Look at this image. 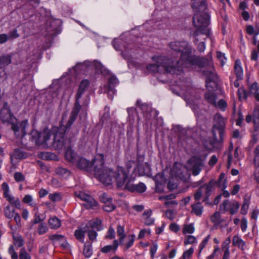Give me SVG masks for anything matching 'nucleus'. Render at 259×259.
Returning a JSON list of instances; mask_svg holds the SVG:
<instances>
[{
  "instance_id": "41",
  "label": "nucleus",
  "mask_w": 259,
  "mask_h": 259,
  "mask_svg": "<svg viewBox=\"0 0 259 259\" xmlns=\"http://www.w3.org/2000/svg\"><path fill=\"white\" fill-rule=\"evenodd\" d=\"M22 201L24 203L28 204L31 206L34 207L36 205V203L33 202L32 196L30 195H26L23 198Z\"/></svg>"
},
{
  "instance_id": "60",
  "label": "nucleus",
  "mask_w": 259,
  "mask_h": 259,
  "mask_svg": "<svg viewBox=\"0 0 259 259\" xmlns=\"http://www.w3.org/2000/svg\"><path fill=\"white\" fill-rule=\"evenodd\" d=\"M9 253L11 256L12 259H18V255L17 253L15 252L14 250V247L13 245H11L8 249Z\"/></svg>"
},
{
  "instance_id": "40",
  "label": "nucleus",
  "mask_w": 259,
  "mask_h": 259,
  "mask_svg": "<svg viewBox=\"0 0 259 259\" xmlns=\"http://www.w3.org/2000/svg\"><path fill=\"white\" fill-rule=\"evenodd\" d=\"M49 228L45 223H40L37 227V233L39 235H43L46 233Z\"/></svg>"
},
{
  "instance_id": "9",
  "label": "nucleus",
  "mask_w": 259,
  "mask_h": 259,
  "mask_svg": "<svg viewBox=\"0 0 259 259\" xmlns=\"http://www.w3.org/2000/svg\"><path fill=\"white\" fill-rule=\"evenodd\" d=\"M2 190L3 192L4 198L11 204L19 208L21 206V202L18 197H15L11 194L8 184L4 182L2 184Z\"/></svg>"
},
{
  "instance_id": "39",
  "label": "nucleus",
  "mask_w": 259,
  "mask_h": 259,
  "mask_svg": "<svg viewBox=\"0 0 259 259\" xmlns=\"http://www.w3.org/2000/svg\"><path fill=\"white\" fill-rule=\"evenodd\" d=\"M79 99L76 98L75 102L73 108L71 112V115L77 117L81 109V106L79 104Z\"/></svg>"
},
{
  "instance_id": "58",
  "label": "nucleus",
  "mask_w": 259,
  "mask_h": 259,
  "mask_svg": "<svg viewBox=\"0 0 259 259\" xmlns=\"http://www.w3.org/2000/svg\"><path fill=\"white\" fill-rule=\"evenodd\" d=\"M100 200L104 204L109 203L111 200V198L106 193H102L100 195Z\"/></svg>"
},
{
  "instance_id": "25",
  "label": "nucleus",
  "mask_w": 259,
  "mask_h": 259,
  "mask_svg": "<svg viewBox=\"0 0 259 259\" xmlns=\"http://www.w3.org/2000/svg\"><path fill=\"white\" fill-rule=\"evenodd\" d=\"M234 72L238 79L241 80L243 78V69L241 65V62L239 60H236L235 62Z\"/></svg>"
},
{
  "instance_id": "37",
  "label": "nucleus",
  "mask_w": 259,
  "mask_h": 259,
  "mask_svg": "<svg viewBox=\"0 0 259 259\" xmlns=\"http://www.w3.org/2000/svg\"><path fill=\"white\" fill-rule=\"evenodd\" d=\"M139 171L142 175H149L150 172L149 164L145 162L143 165H140L139 166Z\"/></svg>"
},
{
  "instance_id": "35",
  "label": "nucleus",
  "mask_w": 259,
  "mask_h": 259,
  "mask_svg": "<svg viewBox=\"0 0 259 259\" xmlns=\"http://www.w3.org/2000/svg\"><path fill=\"white\" fill-rule=\"evenodd\" d=\"M55 172L57 175L63 178H67L70 175V172L69 170L62 167L56 168Z\"/></svg>"
},
{
  "instance_id": "6",
  "label": "nucleus",
  "mask_w": 259,
  "mask_h": 259,
  "mask_svg": "<svg viewBox=\"0 0 259 259\" xmlns=\"http://www.w3.org/2000/svg\"><path fill=\"white\" fill-rule=\"evenodd\" d=\"M111 172L112 182L113 180L116 182L117 187H122L128 177L127 171L122 167H118L114 171L111 170Z\"/></svg>"
},
{
  "instance_id": "17",
  "label": "nucleus",
  "mask_w": 259,
  "mask_h": 259,
  "mask_svg": "<svg viewBox=\"0 0 259 259\" xmlns=\"http://www.w3.org/2000/svg\"><path fill=\"white\" fill-rule=\"evenodd\" d=\"M125 188L132 192H137L138 193H143L146 191V187L145 184L142 183H140L138 184H134L128 181L125 184Z\"/></svg>"
},
{
  "instance_id": "47",
  "label": "nucleus",
  "mask_w": 259,
  "mask_h": 259,
  "mask_svg": "<svg viewBox=\"0 0 259 259\" xmlns=\"http://www.w3.org/2000/svg\"><path fill=\"white\" fill-rule=\"evenodd\" d=\"M19 258L31 259V256L24 248H22L19 252Z\"/></svg>"
},
{
  "instance_id": "62",
  "label": "nucleus",
  "mask_w": 259,
  "mask_h": 259,
  "mask_svg": "<svg viewBox=\"0 0 259 259\" xmlns=\"http://www.w3.org/2000/svg\"><path fill=\"white\" fill-rule=\"evenodd\" d=\"M231 242V237L229 236L226 240L223 242L222 244V248L225 250H229V244Z\"/></svg>"
},
{
  "instance_id": "29",
  "label": "nucleus",
  "mask_w": 259,
  "mask_h": 259,
  "mask_svg": "<svg viewBox=\"0 0 259 259\" xmlns=\"http://www.w3.org/2000/svg\"><path fill=\"white\" fill-rule=\"evenodd\" d=\"M101 221L100 219H96L90 221L89 223V228L96 229V231H100L102 229L101 226Z\"/></svg>"
},
{
  "instance_id": "24",
  "label": "nucleus",
  "mask_w": 259,
  "mask_h": 259,
  "mask_svg": "<svg viewBox=\"0 0 259 259\" xmlns=\"http://www.w3.org/2000/svg\"><path fill=\"white\" fill-rule=\"evenodd\" d=\"M48 224L51 229L56 230L60 227L61 221L56 216H53L49 219Z\"/></svg>"
},
{
  "instance_id": "30",
  "label": "nucleus",
  "mask_w": 259,
  "mask_h": 259,
  "mask_svg": "<svg viewBox=\"0 0 259 259\" xmlns=\"http://www.w3.org/2000/svg\"><path fill=\"white\" fill-rule=\"evenodd\" d=\"M192 213L197 216H200L203 212V207L201 203L197 202L191 205Z\"/></svg>"
},
{
  "instance_id": "42",
  "label": "nucleus",
  "mask_w": 259,
  "mask_h": 259,
  "mask_svg": "<svg viewBox=\"0 0 259 259\" xmlns=\"http://www.w3.org/2000/svg\"><path fill=\"white\" fill-rule=\"evenodd\" d=\"M14 243L17 247H21L24 245V241L20 235L13 236Z\"/></svg>"
},
{
  "instance_id": "33",
  "label": "nucleus",
  "mask_w": 259,
  "mask_h": 259,
  "mask_svg": "<svg viewBox=\"0 0 259 259\" xmlns=\"http://www.w3.org/2000/svg\"><path fill=\"white\" fill-rule=\"evenodd\" d=\"M203 189L205 188V195L204 198L203 199V202H206L208 199L209 196L210 195L211 191L213 187L212 182L211 181L208 184H204L203 186Z\"/></svg>"
},
{
  "instance_id": "16",
  "label": "nucleus",
  "mask_w": 259,
  "mask_h": 259,
  "mask_svg": "<svg viewBox=\"0 0 259 259\" xmlns=\"http://www.w3.org/2000/svg\"><path fill=\"white\" fill-rule=\"evenodd\" d=\"M92 161L90 162L84 158L78 157L75 164H76L79 168L90 172L93 171V164H92Z\"/></svg>"
},
{
  "instance_id": "26",
  "label": "nucleus",
  "mask_w": 259,
  "mask_h": 259,
  "mask_svg": "<svg viewBox=\"0 0 259 259\" xmlns=\"http://www.w3.org/2000/svg\"><path fill=\"white\" fill-rule=\"evenodd\" d=\"M89 83V81L87 79L82 80L81 81L76 95V98H77L78 99H80L81 98L82 94L88 87Z\"/></svg>"
},
{
  "instance_id": "10",
  "label": "nucleus",
  "mask_w": 259,
  "mask_h": 259,
  "mask_svg": "<svg viewBox=\"0 0 259 259\" xmlns=\"http://www.w3.org/2000/svg\"><path fill=\"white\" fill-rule=\"evenodd\" d=\"M239 207V203L235 200H226L220 205L219 210L223 213L229 211L233 215L236 213Z\"/></svg>"
},
{
  "instance_id": "15",
  "label": "nucleus",
  "mask_w": 259,
  "mask_h": 259,
  "mask_svg": "<svg viewBox=\"0 0 259 259\" xmlns=\"http://www.w3.org/2000/svg\"><path fill=\"white\" fill-rule=\"evenodd\" d=\"M13 115L11 112L10 107L7 102H5L0 111V120L3 122H10L12 120Z\"/></svg>"
},
{
  "instance_id": "46",
  "label": "nucleus",
  "mask_w": 259,
  "mask_h": 259,
  "mask_svg": "<svg viewBox=\"0 0 259 259\" xmlns=\"http://www.w3.org/2000/svg\"><path fill=\"white\" fill-rule=\"evenodd\" d=\"M49 238L54 243L65 240L64 236L59 234L51 235L49 236Z\"/></svg>"
},
{
  "instance_id": "1",
  "label": "nucleus",
  "mask_w": 259,
  "mask_h": 259,
  "mask_svg": "<svg viewBox=\"0 0 259 259\" xmlns=\"http://www.w3.org/2000/svg\"><path fill=\"white\" fill-rule=\"evenodd\" d=\"M170 48L176 52H181V58L179 60H174V65L177 66V62L182 67L190 68L193 65L204 67L209 64L210 60L205 58H200L191 56V48L187 41H174L169 44Z\"/></svg>"
},
{
  "instance_id": "31",
  "label": "nucleus",
  "mask_w": 259,
  "mask_h": 259,
  "mask_svg": "<svg viewBox=\"0 0 259 259\" xmlns=\"http://www.w3.org/2000/svg\"><path fill=\"white\" fill-rule=\"evenodd\" d=\"M205 99L207 102L211 105L217 106V97L213 93L208 92L205 94Z\"/></svg>"
},
{
  "instance_id": "63",
  "label": "nucleus",
  "mask_w": 259,
  "mask_h": 259,
  "mask_svg": "<svg viewBox=\"0 0 259 259\" xmlns=\"http://www.w3.org/2000/svg\"><path fill=\"white\" fill-rule=\"evenodd\" d=\"M194 252V248L193 247H191L188 250H186L183 253V257L184 258L186 257L187 259H190Z\"/></svg>"
},
{
  "instance_id": "8",
  "label": "nucleus",
  "mask_w": 259,
  "mask_h": 259,
  "mask_svg": "<svg viewBox=\"0 0 259 259\" xmlns=\"http://www.w3.org/2000/svg\"><path fill=\"white\" fill-rule=\"evenodd\" d=\"M31 135L32 140L34 141L36 145H47L51 135L50 131L45 130L41 133L37 131H33Z\"/></svg>"
},
{
  "instance_id": "49",
  "label": "nucleus",
  "mask_w": 259,
  "mask_h": 259,
  "mask_svg": "<svg viewBox=\"0 0 259 259\" xmlns=\"http://www.w3.org/2000/svg\"><path fill=\"white\" fill-rule=\"evenodd\" d=\"M88 232V237L90 240H95L97 236V233L94 229H90L87 231Z\"/></svg>"
},
{
  "instance_id": "28",
  "label": "nucleus",
  "mask_w": 259,
  "mask_h": 259,
  "mask_svg": "<svg viewBox=\"0 0 259 259\" xmlns=\"http://www.w3.org/2000/svg\"><path fill=\"white\" fill-rule=\"evenodd\" d=\"M118 241L117 240H114L112 245L105 246L101 249V251L105 253L110 252L112 251H115L118 247Z\"/></svg>"
},
{
  "instance_id": "13",
  "label": "nucleus",
  "mask_w": 259,
  "mask_h": 259,
  "mask_svg": "<svg viewBox=\"0 0 259 259\" xmlns=\"http://www.w3.org/2000/svg\"><path fill=\"white\" fill-rule=\"evenodd\" d=\"M190 169L193 176H197L200 172L201 167L203 166L202 160L199 157H192L189 161Z\"/></svg>"
},
{
  "instance_id": "53",
  "label": "nucleus",
  "mask_w": 259,
  "mask_h": 259,
  "mask_svg": "<svg viewBox=\"0 0 259 259\" xmlns=\"http://www.w3.org/2000/svg\"><path fill=\"white\" fill-rule=\"evenodd\" d=\"M45 217H42L37 212H35L34 214V218L33 223L34 224H39L41 223H43L42 222L45 220Z\"/></svg>"
},
{
  "instance_id": "52",
  "label": "nucleus",
  "mask_w": 259,
  "mask_h": 259,
  "mask_svg": "<svg viewBox=\"0 0 259 259\" xmlns=\"http://www.w3.org/2000/svg\"><path fill=\"white\" fill-rule=\"evenodd\" d=\"M249 201L247 200L244 201L243 204L241 207L240 212L242 214H246L249 208Z\"/></svg>"
},
{
  "instance_id": "61",
  "label": "nucleus",
  "mask_w": 259,
  "mask_h": 259,
  "mask_svg": "<svg viewBox=\"0 0 259 259\" xmlns=\"http://www.w3.org/2000/svg\"><path fill=\"white\" fill-rule=\"evenodd\" d=\"M83 253L86 257H90L92 254V250L91 247L89 246L85 245Z\"/></svg>"
},
{
  "instance_id": "14",
  "label": "nucleus",
  "mask_w": 259,
  "mask_h": 259,
  "mask_svg": "<svg viewBox=\"0 0 259 259\" xmlns=\"http://www.w3.org/2000/svg\"><path fill=\"white\" fill-rule=\"evenodd\" d=\"M75 195L82 200L85 201L84 204L88 208H92L97 205V201L90 195L81 191L75 192Z\"/></svg>"
},
{
  "instance_id": "2",
  "label": "nucleus",
  "mask_w": 259,
  "mask_h": 259,
  "mask_svg": "<svg viewBox=\"0 0 259 259\" xmlns=\"http://www.w3.org/2000/svg\"><path fill=\"white\" fill-rule=\"evenodd\" d=\"M194 11L193 23L197 29L193 32V36L195 38V42L198 41L197 38L200 34H207L209 29L208 25L209 24V16L206 12L207 8V1L202 0L200 4L195 3L191 4Z\"/></svg>"
},
{
  "instance_id": "43",
  "label": "nucleus",
  "mask_w": 259,
  "mask_h": 259,
  "mask_svg": "<svg viewBox=\"0 0 259 259\" xmlns=\"http://www.w3.org/2000/svg\"><path fill=\"white\" fill-rule=\"evenodd\" d=\"M117 233L118 235L119 236V242L120 243H121L125 237V235L124 234V230L123 226H121L120 225H118L117 226Z\"/></svg>"
},
{
  "instance_id": "3",
  "label": "nucleus",
  "mask_w": 259,
  "mask_h": 259,
  "mask_svg": "<svg viewBox=\"0 0 259 259\" xmlns=\"http://www.w3.org/2000/svg\"><path fill=\"white\" fill-rule=\"evenodd\" d=\"M154 63L148 64L147 70L151 73H168L173 74H180L182 72V67L177 62V66L174 65L175 61L172 59L163 56H153Z\"/></svg>"
},
{
  "instance_id": "45",
  "label": "nucleus",
  "mask_w": 259,
  "mask_h": 259,
  "mask_svg": "<svg viewBox=\"0 0 259 259\" xmlns=\"http://www.w3.org/2000/svg\"><path fill=\"white\" fill-rule=\"evenodd\" d=\"M195 228L193 224H190L188 225H184L183 230V233L184 234L186 233L192 234L194 232Z\"/></svg>"
},
{
  "instance_id": "64",
  "label": "nucleus",
  "mask_w": 259,
  "mask_h": 259,
  "mask_svg": "<svg viewBox=\"0 0 259 259\" xmlns=\"http://www.w3.org/2000/svg\"><path fill=\"white\" fill-rule=\"evenodd\" d=\"M251 94L253 95L258 92V84L257 82L253 83L249 88Z\"/></svg>"
},
{
  "instance_id": "21",
  "label": "nucleus",
  "mask_w": 259,
  "mask_h": 259,
  "mask_svg": "<svg viewBox=\"0 0 259 259\" xmlns=\"http://www.w3.org/2000/svg\"><path fill=\"white\" fill-rule=\"evenodd\" d=\"M232 244L233 246L237 247L242 250H244L246 248L245 242L243 241L238 235H236L233 236Z\"/></svg>"
},
{
  "instance_id": "56",
  "label": "nucleus",
  "mask_w": 259,
  "mask_h": 259,
  "mask_svg": "<svg viewBox=\"0 0 259 259\" xmlns=\"http://www.w3.org/2000/svg\"><path fill=\"white\" fill-rule=\"evenodd\" d=\"M49 198L51 201L53 202L58 201L61 199V196L58 193L50 194L49 195Z\"/></svg>"
},
{
  "instance_id": "11",
  "label": "nucleus",
  "mask_w": 259,
  "mask_h": 259,
  "mask_svg": "<svg viewBox=\"0 0 259 259\" xmlns=\"http://www.w3.org/2000/svg\"><path fill=\"white\" fill-rule=\"evenodd\" d=\"M28 126L27 120L12 123L11 128L17 137H23L26 135V128Z\"/></svg>"
},
{
  "instance_id": "36",
  "label": "nucleus",
  "mask_w": 259,
  "mask_h": 259,
  "mask_svg": "<svg viewBox=\"0 0 259 259\" xmlns=\"http://www.w3.org/2000/svg\"><path fill=\"white\" fill-rule=\"evenodd\" d=\"M16 213L14 209L10 205H7L4 208V215L8 219H12Z\"/></svg>"
},
{
  "instance_id": "59",
  "label": "nucleus",
  "mask_w": 259,
  "mask_h": 259,
  "mask_svg": "<svg viewBox=\"0 0 259 259\" xmlns=\"http://www.w3.org/2000/svg\"><path fill=\"white\" fill-rule=\"evenodd\" d=\"M227 106V102L223 99H221L218 103L217 106L221 110L224 111Z\"/></svg>"
},
{
  "instance_id": "51",
  "label": "nucleus",
  "mask_w": 259,
  "mask_h": 259,
  "mask_svg": "<svg viewBox=\"0 0 259 259\" xmlns=\"http://www.w3.org/2000/svg\"><path fill=\"white\" fill-rule=\"evenodd\" d=\"M115 237V232L114 229L112 227H110L107 232V234L105 236L106 239H113Z\"/></svg>"
},
{
  "instance_id": "22",
  "label": "nucleus",
  "mask_w": 259,
  "mask_h": 259,
  "mask_svg": "<svg viewBox=\"0 0 259 259\" xmlns=\"http://www.w3.org/2000/svg\"><path fill=\"white\" fill-rule=\"evenodd\" d=\"M89 230L88 226H85L83 228H79L76 230L74 232V236L76 238L81 242H84L85 233Z\"/></svg>"
},
{
  "instance_id": "20",
  "label": "nucleus",
  "mask_w": 259,
  "mask_h": 259,
  "mask_svg": "<svg viewBox=\"0 0 259 259\" xmlns=\"http://www.w3.org/2000/svg\"><path fill=\"white\" fill-rule=\"evenodd\" d=\"M136 104L143 111L146 118L149 120L150 118L149 113L152 111L151 107L146 104L142 103L139 100L137 101Z\"/></svg>"
},
{
  "instance_id": "34",
  "label": "nucleus",
  "mask_w": 259,
  "mask_h": 259,
  "mask_svg": "<svg viewBox=\"0 0 259 259\" xmlns=\"http://www.w3.org/2000/svg\"><path fill=\"white\" fill-rule=\"evenodd\" d=\"M217 185L222 190H225L227 187V179L224 173H221L217 182Z\"/></svg>"
},
{
  "instance_id": "38",
  "label": "nucleus",
  "mask_w": 259,
  "mask_h": 259,
  "mask_svg": "<svg viewBox=\"0 0 259 259\" xmlns=\"http://www.w3.org/2000/svg\"><path fill=\"white\" fill-rule=\"evenodd\" d=\"M210 221L216 225L222 223L224 221L221 219V215L219 211L215 212L210 217Z\"/></svg>"
},
{
  "instance_id": "18",
  "label": "nucleus",
  "mask_w": 259,
  "mask_h": 259,
  "mask_svg": "<svg viewBox=\"0 0 259 259\" xmlns=\"http://www.w3.org/2000/svg\"><path fill=\"white\" fill-rule=\"evenodd\" d=\"M203 74L205 76H206L205 81L206 87L207 89H208L209 83L211 82H214L217 78V74L213 67H212L210 68V70H204L203 71Z\"/></svg>"
},
{
  "instance_id": "57",
  "label": "nucleus",
  "mask_w": 259,
  "mask_h": 259,
  "mask_svg": "<svg viewBox=\"0 0 259 259\" xmlns=\"http://www.w3.org/2000/svg\"><path fill=\"white\" fill-rule=\"evenodd\" d=\"M14 178L17 182H23L25 180L24 176L20 172H16L15 173Z\"/></svg>"
},
{
  "instance_id": "12",
  "label": "nucleus",
  "mask_w": 259,
  "mask_h": 259,
  "mask_svg": "<svg viewBox=\"0 0 259 259\" xmlns=\"http://www.w3.org/2000/svg\"><path fill=\"white\" fill-rule=\"evenodd\" d=\"M172 172L175 176L183 181L187 180V171L181 163L176 162L173 166Z\"/></svg>"
},
{
  "instance_id": "19",
  "label": "nucleus",
  "mask_w": 259,
  "mask_h": 259,
  "mask_svg": "<svg viewBox=\"0 0 259 259\" xmlns=\"http://www.w3.org/2000/svg\"><path fill=\"white\" fill-rule=\"evenodd\" d=\"M65 157L68 161L72 164H75L78 158L76 154L72 150L71 145L66 148Z\"/></svg>"
},
{
  "instance_id": "27",
  "label": "nucleus",
  "mask_w": 259,
  "mask_h": 259,
  "mask_svg": "<svg viewBox=\"0 0 259 259\" xmlns=\"http://www.w3.org/2000/svg\"><path fill=\"white\" fill-rule=\"evenodd\" d=\"M254 130L257 131L259 128V104L254 108L252 114Z\"/></svg>"
},
{
  "instance_id": "44",
  "label": "nucleus",
  "mask_w": 259,
  "mask_h": 259,
  "mask_svg": "<svg viewBox=\"0 0 259 259\" xmlns=\"http://www.w3.org/2000/svg\"><path fill=\"white\" fill-rule=\"evenodd\" d=\"M102 207L105 211L107 212H111L115 209L116 206L112 203V200H111L109 201V203H106L104 204Z\"/></svg>"
},
{
  "instance_id": "4",
  "label": "nucleus",
  "mask_w": 259,
  "mask_h": 259,
  "mask_svg": "<svg viewBox=\"0 0 259 259\" xmlns=\"http://www.w3.org/2000/svg\"><path fill=\"white\" fill-rule=\"evenodd\" d=\"M93 170L97 179L102 183L109 185L112 183L111 169L104 167V161L102 155L96 157L93 161Z\"/></svg>"
},
{
  "instance_id": "50",
  "label": "nucleus",
  "mask_w": 259,
  "mask_h": 259,
  "mask_svg": "<svg viewBox=\"0 0 259 259\" xmlns=\"http://www.w3.org/2000/svg\"><path fill=\"white\" fill-rule=\"evenodd\" d=\"M196 239L194 236L188 235L185 237L184 244L185 245L191 244L196 242Z\"/></svg>"
},
{
  "instance_id": "54",
  "label": "nucleus",
  "mask_w": 259,
  "mask_h": 259,
  "mask_svg": "<svg viewBox=\"0 0 259 259\" xmlns=\"http://www.w3.org/2000/svg\"><path fill=\"white\" fill-rule=\"evenodd\" d=\"M94 66L96 70L98 72H100L101 73H103L105 70L104 67L102 65V64L99 62H95Z\"/></svg>"
},
{
  "instance_id": "5",
  "label": "nucleus",
  "mask_w": 259,
  "mask_h": 259,
  "mask_svg": "<svg viewBox=\"0 0 259 259\" xmlns=\"http://www.w3.org/2000/svg\"><path fill=\"white\" fill-rule=\"evenodd\" d=\"M65 127L60 125L56 131L53 143V147L56 150H61L70 146V141L65 137Z\"/></svg>"
},
{
  "instance_id": "7",
  "label": "nucleus",
  "mask_w": 259,
  "mask_h": 259,
  "mask_svg": "<svg viewBox=\"0 0 259 259\" xmlns=\"http://www.w3.org/2000/svg\"><path fill=\"white\" fill-rule=\"evenodd\" d=\"M213 126L212 133L214 138H216V134L214 130H218L220 136V140L222 141L224 135V129L226 124V119L224 118L220 113H216L213 117Z\"/></svg>"
},
{
  "instance_id": "55",
  "label": "nucleus",
  "mask_w": 259,
  "mask_h": 259,
  "mask_svg": "<svg viewBox=\"0 0 259 259\" xmlns=\"http://www.w3.org/2000/svg\"><path fill=\"white\" fill-rule=\"evenodd\" d=\"M8 36L9 39H13L19 37L20 35L18 32V30L16 29H14L9 32Z\"/></svg>"
},
{
  "instance_id": "23",
  "label": "nucleus",
  "mask_w": 259,
  "mask_h": 259,
  "mask_svg": "<svg viewBox=\"0 0 259 259\" xmlns=\"http://www.w3.org/2000/svg\"><path fill=\"white\" fill-rule=\"evenodd\" d=\"M152 210L148 209L144 211L143 213V218L144 224L147 226H150L154 224V219L151 217Z\"/></svg>"
},
{
  "instance_id": "48",
  "label": "nucleus",
  "mask_w": 259,
  "mask_h": 259,
  "mask_svg": "<svg viewBox=\"0 0 259 259\" xmlns=\"http://www.w3.org/2000/svg\"><path fill=\"white\" fill-rule=\"evenodd\" d=\"M203 193V187H200L196 190V192L194 194V197L195 201H199L200 200L202 197Z\"/></svg>"
},
{
  "instance_id": "32",
  "label": "nucleus",
  "mask_w": 259,
  "mask_h": 259,
  "mask_svg": "<svg viewBox=\"0 0 259 259\" xmlns=\"http://www.w3.org/2000/svg\"><path fill=\"white\" fill-rule=\"evenodd\" d=\"M11 63V56L9 54L0 56V69L5 67Z\"/></svg>"
}]
</instances>
